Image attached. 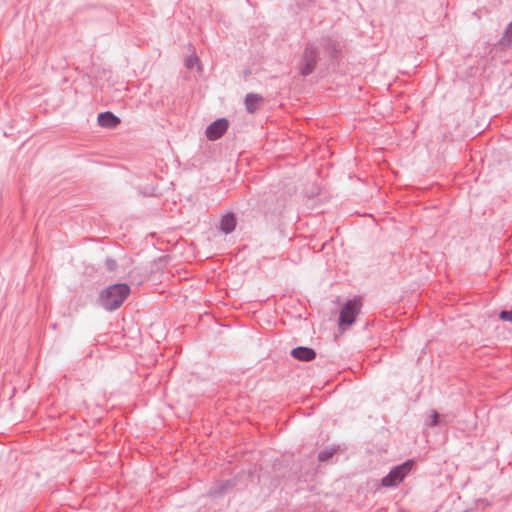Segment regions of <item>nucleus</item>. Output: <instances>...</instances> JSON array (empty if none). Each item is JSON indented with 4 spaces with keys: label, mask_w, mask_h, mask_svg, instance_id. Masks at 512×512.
<instances>
[{
    "label": "nucleus",
    "mask_w": 512,
    "mask_h": 512,
    "mask_svg": "<svg viewBox=\"0 0 512 512\" xmlns=\"http://www.w3.org/2000/svg\"><path fill=\"white\" fill-rule=\"evenodd\" d=\"M131 289L126 283H116L104 288L99 294V303L106 311L118 309L130 295Z\"/></svg>",
    "instance_id": "nucleus-1"
},
{
    "label": "nucleus",
    "mask_w": 512,
    "mask_h": 512,
    "mask_svg": "<svg viewBox=\"0 0 512 512\" xmlns=\"http://www.w3.org/2000/svg\"><path fill=\"white\" fill-rule=\"evenodd\" d=\"M413 465V460H406L402 464L392 467L389 473L381 479V486L385 488L398 486L410 473Z\"/></svg>",
    "instance_id": "nucleus-2"
},
{
    "label": "nucleus",
    "mask_w": 512,
    "mask_h": 512,
    "mask_svg": "<svg viewBox=\"0 0 512 512\" xmlns=\"http://www.w3.org/2000/svg\"><path fill=\"white\" fill-rule=\"evenodd\" d=\"M362 303L360 298H354L344 303L339 314V328L346 330L356 320L361 311Z\"/></svg>",
    "instance_id": "nucleus-3"
},
{
    "label": "nucleus",
    "mask_w": 512,
    "mask_h": 512,
    "mask_svg": "<svg viewBox=\"0 0 512 512\" xmlns=\"http://www.w3.org/2000/svg\"><path fill=\"white\" fill-rule=\"evenodd\" d=\"M317 61L318 51L313 47V45L308 44L304 49L299 64L300 74L304 77L310 75L314 71Z\"/></svg>",
    "instance_id": "nucleus-4"
},
{
    "label": "nucleus",
    "mask_w": 512,
    "mask_h": 512,
    "mask_svg": "<svg viewBox=\"0 0 512 512\" xmlns=\"http://www.w3.org/2000/svg\"><path fill=\"white\" fill-rule=\"evenodd\" d=\"M228 120L226 118H219L209 124L206 128L205 134L209 140H217L227 131Z\"/></svg>",
    "instance_id": "nucleus-5"
},
{
    "label": "nucleus",
    "mask_w": 512,
    "mask_h": 512,
    "mask_svg": "<svg viewBox=\"0 0 512 512\" xmlns=\"http://www.w3.org/2000/svg\"><path fill=\"white\" fill-rule=\"evenodd\" d=\"M291 356L299 361L310 362L316 358V352L313 348L298 346L291 350Z\"/></svg>",
    "instance_id": "nucleus-6"
},
{
    "label": "nucleus",
    "mask_w": 512,
    "mask_h": 512,
    "mask_svg": "<svg viewBox=\"0 0 512 512\" xmlns=\"http://www.w3.org/2000/svg\"><path fill=\"white\" fill-rule=\"evenodd\" d=\"M237 225V219L234 213L228 212L221 216L219 223V230L224 234L232 233Z\"/></svg>",
    "instance_id": "nucleus-7"
},
{
    "label": "nucleus",
    "mask_w": 512,
    "mask_h": 512,
    "mask_svg": "<svg viewBox=\"0 0 512 512\" xmlns=\"http://www.w3.org/2000/svg\"><path fill=\"white\" fill-rule=\"evenodd\" d=\"M319 44L331 58H336L341 51V44L330 37L321 38Z\"/></svg>",
    "instance_id": "nucleus-8"
},
{
    "label": "nucleus",
    "mask_w": 512,
    "mask_h": 512,
    "mask_svg": "<svg viewBox=\"0 0 512 512\" xmlns=\"http://www.w3.org/2000/svg\"><path fill=\"white\" fill-rule=\"evenodd\" d=\"M98 124L104 128H115L120 123V118L110 111L98 114Z\"/></svg>",
    "instance_id": "nucleus-9"
},
{
    "label": "nucleus",
    "mask_w": 512,
    "mask_h": 512,
    "mask_svg": "<svg viewBox=\"0 0 512 512\" xmlns=\"http://www.w3.org/2000/svg\"><path fill=\"white\" fill-rule=\"evenodd\" d=\"M263 101V97L259 94L249 93L245 97V107L248 113H254L258 108L260 103Z\"/></svg>",
    "instance_id": "nucleus-10"
},
{
    "label": "nucleus",
    "mask_w": 512,
    "mask_h": 512,
    "mask_svg": "<svg viewBox=\"0 0 512 512\" xmlns=\"http://www.w3.org/2000/svg\"><path fill=\"white\" fill-rule=\"evenodd\" d=\"M500 43L502 46H510L512 44V21L506 27Z\"/></svg>",
    "instance_id": "nucleus-11"
},
{
    "label": "nucleus",
    "mask_w": 512,
    "mask_h": 512,
    "mask_svg": "<svg viewBox=\"0 0 512 512\" xmlns=\"http://www.w3.org/2000/svg\"><path fill=\"white\" fill-rule=\"evenodd\" d=\"M334 453H335V449H333V448L324 449L319 452L317 458L320 462H325L328 459H330L334 455Z\"/></svg>",
    "instance_id": "nucleus-12"
},
{
    "label": "nucleus",
    "mask_w": 512,
    "mask_h": 512,
    "mask_svg": "<svg viewBox=\"0 0 512 512\" xmlns=\"http://www.w3.org/2000/svg\"><path fill=\"white\" fill-rule=\"evenodd\" d=\"M198 63H199V58L195 54H193V55H190L189 57L186 58V60H185V67L187 69H192Z\"/></svg>",
    "instance_id": "nucleus-13"
},
{
    "label": "nucleus",
    "mask_w": 512,
    "mask_h": 512,
    "mask_svg": "<svg viewBox=\"0 0 512 512\" xmlns=\"http://www.w3.org/2000/svg\"><path fill=\"white\" fill-rule=\"evenodd\" d=\"M117 262L115 259L111 258V257H107L106 260H105V267L108 271H115L116 268H117Z\"/></svg>",
    "instance_id": "nucleus-14"
},
{
    "label": "nucleus",
    "mask_w": 512,
    "mask_h": 512,
    "mask_svg": "<svg viewBox=\"0 0 512 512\" xmlns=\"http://www.w3.org/2000/svg\"><path fill=\"white\" fill-rule=\"evenodd\" d=\"M499 318L502 321L511 322L512 323V309L511 310H502L499 313Z\"/></svg>",
    "instance_id": "nucleus-15"
},
{
    "label": "nucleus",
    "mask_w": 512,
    "mask_h": 512,
    "mask_svg": "<svg viewBox=\"0 0 512 512\" xmlns=\"http://www.w3.org/2000/svg\"><path fill=\"white\" fill-rule=\"evenodd\" d=\"M428 423L432 427L437 426L439 424V415L436 411L432 412L431 418Z\"/></svg>",
    "instance_id": "nucleus-16"
}]
</instances>
